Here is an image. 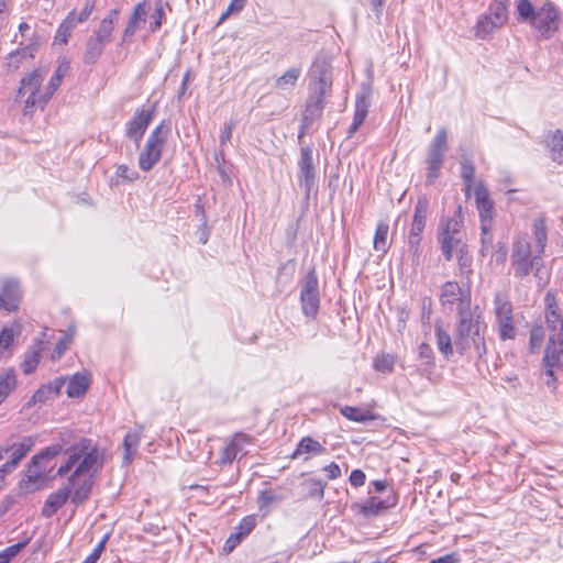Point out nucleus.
Wrapping results in <instances>:
<instances>
[{
  "label": "nucleus",
  "instance_id": "1",
  "mask_svg": "<svg viewBox=\"0 0 563 563\" xmlns=\"http://www.w3.org/2000/svg\"><path fill=\"white\" fill-rule=\"evenodd\" d=\"M533 234L536 240L537 254L531 256V246L527 235H517L512 242L510 255L511 265L515 272V276L525 277L533 272L534 276L539 279V285H544L548 278L542 276L541 268L543 262L541 260V255L544 252L548 235L545 222L543 219L539 218L533 221Z\"/></svg>",
  "mask_w": 563,
  "mask_h": 563
},
{
  "label": "nucleus",
  "instance_id": "2",
  "mask_svg": "<svg viewBox=\"0 0 563 563\" xmlns=\"http://www.w3.org/2000/svg\"><path fill=\"white\" fill-rule=\"evenodd\" d=\"M485 330L482 311L460 317L454 331L455 351L470 358H482L487 351Z\"/></svg>",
  "mask_w": 563,
  "mask_h": 563
},
{
  "label": "nucleus",
  "instance_id": "3",
  "mask_svg": "<svg viewBox=\"0 0 563 563\" xmlns=\"http://www.w3.org/2000/svg\"><path fill=\"white\" fill-rule=\"evenodd\" d=\"M101 454L91 439L81 438L73 448V453L68 455L66 462L57 470L58 476H65L76 465L75 471L69 476V483L76 485L82 483V479L91 476L87 474L90 471H98L101 467Z\"/></svg>",
  "mask_w": 563,
  "mask_h": 563
},
{
  "label": "nucleus",
  "instance_id": "4",
  "mask_svg": "<svg viewBox=\"0 0 563 563\" xmlns=\"http://www.w3.org/2000/svg\"><path fill=\"white\" fill-rule=\"evenodd\" d=\"M516 10L518 22L531 25L544 37H550L559 29V11L550 1L537 5L530 0H517Z\"/></svg>",
  "mask_w": 563,
  "mask_h": 563
},
{
  "label": "nucleus",
  "instance_id": "5",
  "mask_svg": "<svg viewBox=\"0 0 563 563\" xmlns=\"http://www.w3.org/2000/svg\"><path fill=\"white\" fill-rule=\"evenodd\" d=\"M46 74L44 68H36L21 78L15 101L27 95L22 109L24 117L31 118L37 107L43 109L51 100L47 88L42 90Z\"/></svg>",
  "mask_w": 563,
  "mask_h": 563
},
{
  "label": "nucleus",
  "instance_id": "6",
  "mask_svg": "<svg viewBox=\"0 0 563 563\" xmlns=\"http://www.w3.org/2000/svg\"><path fill=\"white\" fill-rule=\"evenodd\" d=\"M92 481L89 478L82 479V483L71 485L69 481L67 485L52 493L45 500L42 509V516L51 518L58 509H60L70 498L75 505H80L86 501L91 493Z\"/></svg>",
  "mask_w": 563,
  "mask_h": 563
},
{
  "label": "nucleus",
  "instance_id": "7",
  "mask_svg": "<svg viewBox=\"0 0 563 563\" xmlns=\"http://www.w3.org/2000/svg\"><path fill=\"white\" fill-rule=\"evenodd\" d=\"M440 302L449 310H453L455 308L459 318L472 314L475 311H482L478 306H472L470 288H463L457 282L453 280L445 282L442 285Z\"/></svg>",
  "mask_w": 563,
  "mask_h": 563
},
{
  "label": "nucleus",
  "instance_id": "8",
  "mask_svg": "<svg viewBox=\"0 0 563 563\" xmlns=\"http://www.w3.org/2000/svg\"><path fill=\"white\" fill-rule=\"evenodd\" d=\"M58 451L57 446H47L32 457L25 473L26 482L31 485L29 489H37L49 478L52 460L58 455Z\"/></svg>",
  "mask_w": 563,
  "mask_h": 563
},
{
  "label": "nucleus",
  "instance_id": "9",
  "mask_svg": "<svg viewBox=\"0 0 563 563\" xmlns=\"http://www.w3.org/2000/svg\"><path fill=\"white\" fill-rule=\"evenodd\" d=\"M507 19L508 11L506 4L501 1H493L474 25V36L479 40H486L499 30L507 22Z\"/></svg>",
  "mask_w": 563,
  "mask_h": 563
},
{
  "label": "nucleus",
  "instance_id": "10",
  "mask_svg": "<svg viewBox=\"0 0 563 563\" xmlns=\"http://www.w3.org/2000/svg\"><path fill=\"white\" fill-rule=\"evenodd\" d=\"M168 131L169 129L161 123L150 134L139 156V167L142 170L148 172L158 163Z\"/></svg>",
  "mask_w": 563,
  "mask_h": 563
},
{
  "label": "nucleus",
  "instance_id": "11",
  "mask_svg": "<svg viewBox=\"0 0 563 563\" xmlns=\"http://www.w3.org/2000/svg\"><path fill=\"white\" fill-rule=\"evenodd\" d=\"M494 312L500 340H514L516 338V329L512 305L506 294L497 292L495 295Z\"/></svg>",
  "mask_w": 563,
  "mask_h": 563
},
{
  "label": "nucleus",
  "instance_id": "12",
  "mask_svg": "<svg viewBox=\"0 0 563 563\" xmlns=\"http://www.w3.org/2000/svg\"><path fill=\"white\" fill-rule=\"evenodd\" d=\"M448 132L441 129L430 144L428 152V175L427 183L433 184L438 178L440 169L444 161V153L446 150Z\"/></svg>",
  "mask_w": 563,
  "mask_h": 563
},
{
  "label": "nucleus",
  "instance_id": "13",
  "mask_svg": "<svg viewBox=\"0 0 563 563\" xmlns=\"http://www.w3.org/2000/svg\"><path fill=\"white\" fill-rule=\"evenodd\" d=\"M300 301L303 314L314 318L320 305L319 282L314 271H310L303 280Z\"/></svg>",
  "mask_w": 563,
  "mask_h": 563
},
{
  "label": "nucleus",
  "instance_id": "14",
  "mask_svg": "<svg viewBox=\"0 0 563 563\" xmlns=\"http://www.w3.org/2000/svg\"><path fill=\"white\" fill-rule=\"evenodd\" d=\"M396 504L397 497L395 495H389L386 498L371 496L363 503L352 504L351 509L353 512L364 518H373L382 515L385 510L395 507Z\"/></svg>",
  "mask_w": 563,
  "mask_h": 563
},
{
  "label": "nucleus",
  "instance_id": "15",
  "mask_svg": "<svg viewBox=\"0 0 563 563\" xmlns=\"http://www.w3.org/2000/svg\"><path fill=\"white\" fill-rule=\"evenodd\" d=\"M475 202L481 220V231L493 228L494 221V201L489 197V191L483 183L475 187Z\"/></svg>",
  "mask_w": 563,
  "mask_h": 563
},
{
  "label": "nucleus",
  "instance_id": "16",
  "mask_svg": "<svg viewBox=\"0 0 563 563\" xmlns=\"http://www.w3.org/2000/svg\"><path fill=\"white\" fill-rule=\"evenodd\" d=\"M153 111L146 109H137L131 120L125 124V135L132 140L139 147L147 126L153 119Z\"/></svg>",
  "mask_w": 563,
  "mask_h": 563
},
{
  "label": "nucleus",
  "instance_id": "17",
  "mask_svg": "<svg viewBox=\"0 0 563 563\" xmlns=\"http://www.w3.org/2000/svg\"><path fill=\"white\" fill-rule=\"evenodd\" d=\"M299 167V185L303 187L307 197L314 186L316 168L313 163L312 151L309 147H303L300 151Z\"/></svg>",
  "mask_w": 563,
  "mask_h": 563
},
{
  "label": "nucleus",
  "instance_id": "18",
  "mask_svg": "<svg viewBox=\"0 0 563 563\" xmlns=\"http://www.w3.org/2000/svg\"><path fill=\"white\" fill-rule=\"evenodd\" d=\"M464 216L462 206L459 205L450 217H441L437 228V239L444 236H461L463 235Z\"/></svg>",
  "mask_w": 563,
  "mask_h": 563
},
{
  "label": "nucleus",
  "instance_id": "19",
  "mask_svg": "<svg viewBox=\"0 0 563 563\" xmlns=\"http://www.w3.org/2000/svg\"><path fill=\"white\" fill-rule=\"evenodd\" d=\"M45 338H47V329L42 331L41 338L35 339L30 349L25 352L24 358L21 363V368L24 374H32L36 369L41 361L42 353L46 350L44 342Z\"/></svg>",
  "mask_w": 563,
  "mask_h": 563
},
{
  "label": "nucleus",
  "instance_id": "20",
  "mask_svg": "<svg viewBox=\"0 0 563 563\" xmlns=\"http://www.w3.org/2000/svg\"><path fill=\"white\" fill-rule=\"evenodd\" d=\"M21 288L18 280L10 278L4 279L0 291V301L2 308L8 312L15 311L21 301Z\"/></svg>",
  "mask_w": 563,
  "mask_h": 563
},
{
  "label": "nucleus",
  "instance_id": "21",
  "mask_svg": "<svg viewBox=\"0 0 563 563\" xmlns=\"http://www.w3.org/2000/svg\"><path fill=\"white\" fill-rule=\"evenodd\" d=\"M371 106V90L368 88H363L362 92L356 97L355 100V110L353 122L349 128L347 137H352V135L361 128L364 123L368 109Z\"/></svg>",
  "mask_w": 563,
  "mask_h": 563
},
{
  "label": "nucleus",
  "instance_id": "22",
  "mask_svg": "<svg viewBox=\"0 0 563 563\" xmlns=\"http://www.w3.org/2000/svg\"><path fill=\"white\" fill-rule=\"evenodd\" d=\"M543 364H544V375L547 377L545 384L551 385L556 382L554 377V371L555 368L563 367V349L562 346L554 345V346H547L544 357H543Z\"/></svg>",
  "mask_w": 563,
  "mask_h": 563
},
{
  "label": "nucleus",
  "instance_id": "23",
  "mask_svg": "<svg viewBox=\"0 0 563 563\" xmlns=\"http://www.w3.org/2000/svg\"><path fill=\"white\" fill-rule=\"evenodd\" d=\"M329 92V90L313 89V93L309 97L303 112L305 124H311L322 115L324 99Z\"/></svg>",
  "mask_w": 563,
  "mask_h": 563
},
{
  "label": "nucleus",
  "instance_id": "24",
  "mask_svg": "<svg viewBox=\"0 0 563 563\" xmlns=\"http://www.w3.org/2000/svg\"><path fill=\"white\" fill-rule=\"evenodd\" d=\"M251 443V435L243 432L235 433L221 452V464H231L238 454L243 451L244 446Z\"/></svg>",
  "mask_w": 563,
  "mask_h": 563
},
{
  "label": "nucleus",
  "instance_id": "25",
  "mask_svg": "<svg viewBox=\"0 0 563 563\" xmlns=\"http://www.w3.org/2000/svg\"><path fill=\"white\" fill-rule=\"evenodd\" d=\"M545 322L550 332L547 346H563V317L559 309L545 310Z\"/></svg>",
  "mask_w": 563,
  "mask_h": 563
},
{
  "label": "nucleus",
  "instance_id": "26",
  "mask_svg": "<svg viewBox=\"0 0 563 563\" xmlns=\"http://www.w3.org/2000/svg\"><path fill=\"white\" fill-rule=\"evenodd\" d=\"M311 77L316 80L314 88L331 91L332 75L331 67L324 60H317L312 64L310 69Z\"/></svg>",
  "mask_w": 563,
  "mask_h": 563
},
{
  "label": "nucleus",
  "instance_id": "27",
  "mask_svg": "<svg viewBox=\"0 0 563 563\" xmlns=\"http://www.w3.org/2000/svg\"><path fill=\"white\" fill-rule=\"evenodd\" d=\"M151 9V4L148 1H142L140 2L132 13V15L129 19V22L126 24V27L123 32V42L129 41L137 31L140 23L145 22V18Z\"/></svg>",
  "mask_w": 563,
  "mask_h": 563
},
{
  "label": "nucleus",
  "instance_id": "28",
  "mask_svg": "<svg viewBox=\"0 0 563 563\" xmlns=\"http://www.w3.org/2000/svg\"><path fill=\"white\" fill-rule=\"evenodd\" d=\"M91 374L87 369L77 372L73 376H59L47 387H89L91 384ZM42 387H46L43 385Z\"/></svg>",
  "mask_w": 563,
  "mask_h": 563
},
{
  "label": "nucleus",
  "instance_id": "29",
  "mask_svg": "<svg viewBox=\"0 0 563 563\" xmlns=\"http://www.w3.org/2000/svg\"><path fill=\"white\" fill-rule=\"evenodd\" d=\"M428 202L426 199H419L415 206L412 222L408 235L422 238L427 223Z\"/></svg>",
  "mask_w": 563,
  "mask_h": 563
},
{
  "label": "nucleus",
  "instance_id": "30",
  "mask_svg": "<svg viewBox=\"0 0 563 563\" xmlns=\"http://www.w3.org/2000/svg\"><path fill=\"white\" fill-rule=\"evenodd\" d=\"M441 254L446 262H451L454 257V253H457L461 249L467 245L463 242V235L461 236H444L438 238Z\"/></svg>",
  "mask_w": 563,
  "mask_h": 563
},
{
  "label": "nucleus",
  "instance_id": "31",
  "mask_svg": "<svg viewBox=\"0 0 563 563\" xmlns=\"http://www.w3.org/2000/svg\"><path fill=\"white\" fill-rule=\"evenodd\" d=\"M142 428L140 430L129 431L123 440V464L129 465L133 457L136 455L140 441H141Z\"/></svg>",
  "mask_w": 563,
  "mask_h": 563
},
{
  "label": "nucleus",
  "instance_id": "32",
  "mask_svg": "<svg viewBox=\"0 0 563 563\" xmlns=\"http://www.w3.org/2000/svg\"><path fill=\"white\" fill-rule=\"evenodd\" d=\"M106 45V42L91 35L86 43V49L82 56L84 63L87 65L95 64L101 56Z\"/></svg>",
  "mask_w": 563,
  "mask_h": 563
},
{
  "label": "nucleus",
  "instance_id": "33",
  "mask_svg": "<svg viewBox=\"0 0 563 563\" xmlns=\"http://www.w3.org/2000/svg\"><path fill=\"white\" fill-rule=\"evenodd\" d=\"M35 52L36 45L34 44L13 51L7 57V66L15 70L21 66L24 59H32Z\"/></svg>",
  "mask_w": 563,
  "mask_h": 563
},
{
  "label": "nucleus",
  "instance_id": "34",
  "mask_svg": "<svg viewBox=\"0 0 563 563\" xmlns=\"http://www.w3.org/2000/svg\"><path fill=\"white\" fill-rule=\"evenodd\" d=\"M76 26V15L75 11L68 13V15L59 24L56 35L54 38V43L67 44L69 36L71 35L73 30Z\"/></svg>",
  "mask_w": 563,
  "mask_h": 563
},
{
  "label": "nucleus",
  "instance_id": "35",
  "mask_svg": "<svg viewBox=\"0 0 563 563\" xmlns=\"http://www.w3.org/2000/svg\"><path fill=\"white\" fill-rule=\"evenodd\" d=\"M435 336L439 351L444 355L445 358L452 357L454 355L455 346L454 342H452L451 335L440 325H437Z\"/></svg>",
  "mask_w": 563,
  "mask_h": 563
},
{
  "label": "nucleus",
  "instance_id": "36",
  "mask_svg": "<svg viewBox=\"0 0 563 563\" xmlns=\"http://www.w3.org/2000/svg\"><path fill=\"white\" fill-rule=\"evenodd\" d=\"M550 157L553 162L563 165V133L556 130L548 141Z\"/></svg>",
  "mask_w": 563,
  "mask_h": 563
},
{
  "label": "nucleus",
  "instance_id": "37",
  "mask_svg": "<svg viewBox=\"0 0 563 563\" xmlns=\"http://www.w3.org/2000/svg\"><path fill=\"white\" fill-rule=\"evenodd\" d=\"M456 260H457V267H459V274L462 278L470 279L471 275L473 274V256L471 252L468 251V247L461 249L456 253Z\"/></svg>",
  "mask_w": 563,
  "mask_h": 563
},
{
  "label": "nucleus",
  "instance_id": "38",
  "mask_svg": "<svg viewBox=\"0 0 563 563\" xmlns=\"http://www.w3.org/2000/svg\"><path fill=\"white\" fill-rule=\"evenodd\" d=\"M340 412L346 419L355 422H366L375 418L369 410L351 406L340 407Z\"/></svg>",
  "mask_w": 563,
  "mask_h": 563
},
{
  "label": "nucleus",
  "instance_id": "39",
  "mask_svg": "<svg viewBox=\"0 0 563 563\" xmlns=\"http://www.w3.org/2000/svg\"><path fill=\"white\" fill-rule=\"evenodd\" d=\"M324 451L325 448L320 442L310 437H305L299 441L292 456L296 457L302 453L321 454Z\"/></svg>",
  "mask_w": 563,
  "mask_h": 563
},
{
  "label": "nucleus",
  "instance_id": "40",
  "mask_svg": "<svg viewBox=\"0 0 563 563\" xmlns=\"http://www.w3.org/2000/svg\"><path fill=\"white\" fill-rule=\"evenodd\" d=\"M388 232H389V225L386 222H379L376 225V231L374 235V242L373 246L374 250L377 252H382L385 254L388 250Z\"/></svg>",
  "mask_w": 563,
  "mask_h": 563
},
{
  "label": "nucleus",
  "instance_id": "41",
  "mask_svg": "<svg viewBox=\"0 0 563 563\" xmlns=\"http://www.w3.org/2000/svg\"><path fill=\"white\" fill-rule=\"evenodd\" d=\"M300 75L301 69L299 67H291L276 79L275 86L280 90H288L295 87Z\"/></svg>",
  "mask_w": 563,
  "mask_h": 563
},
{
  "label": "nucleus",
  "instance_id": "42",
  "mask_svg": "<svg viewBox=\"0 0 563 563\" xmlns=\"http://www.w3.org/2000/svg\"><path fill=\"white\" fill-rule=\"evenodd\" d=\"M76 434L71 430H63L58 433L57 442L51 446H57L59 449L58 454L73 453V448L78 443L75 442Z\"/></svg>",
  "mask_w": 563,
  "mask_h": 563
},
{
  "label": "nucleus",
  "instance_id": "43",
  "mask_svg": "<svg viewBox=\"0 0 563 563\" xmlns=\"http://www.w3.org/2000/svg\"><path fill=\"white\" fill-rule=\"evenodd\" d=\"M34 443L35 439L32 437H24L20 443L13 444L11 448H9V451H12L10 457L19 464L20 461L31 451Z\"/></svg>",
  "mask_w": 563,
  "mask_h": 563
},
{
  "label": "nucleus",
  "instance_id": "44",
  "mask_svg": "<svg viewBox=\"0 0 563 563\" xmlns=\"http://www.w3.org/2000/svg\"><path fill=\"white\" fill-rule=\"evenodd\" d=\"M68 69H69V64L67 62H63L57 66L54 75L51 77L48 85L46 86L51 97L59 88L62 80H63L64 76L66 75V73L68 71Z\"/></svg>",
  "mask_w": 563,
  "mask_h": 563
},
{
  "label": "nucleus",
  "instance_id": "45",
  "mask_svg": "<svg viewBox=\"0 0 563 563\" xmlns=\"http://www.w3.org/2000/svg\"><path fill=\"white\" fill-rule=\"evenodd\" d=\"M422 238L408 235L407 245L408 251L411 254V264L413 266H418L421 262L422 247H421Z\"/></svg>",
  "mask_w": 563,
  "mask_h": 563
},
{
  "label": "nucleus",
  "instance_id": "46",
  "mask_svg": "<svg viewBox=\"0 0 563 563\" xmlns=\"http://www.w3.org/2000/svg\"><path fill=\"white\" fill-rule=\"evenodd\" d=\"M395 365V357L391 354L382 353L374 360V368L383 374L390 373Z\"/></svg>",
  "mask_w": 563,
  "mask_h": 563
},
{
  "label": "nucleus",
  "instance_id": "47",
  "mask_svg": "<svg viewBox=\"0 0 563 563\" xmlns=\"http://www.w3.org/2000/svg\"><path fill=\"white\" fill-rule=\"evenodd\" d=\"M29 541L30 539H26L2 550L0 552V563H9L13 560L29 544Z\"/></svg>",
  "mask_w": 563,
  "mask_h": 563
},
{
  "label": "nucleus",
  "instance_id": "48",
  "mask_svg": "<svg viewBox=\"0 0 563 563\" xmlns=\"http://www.w3.org/2000/svg\"><path fill=\"white\" fill-rule=\"evenodd\" d=\"M308 486V496L318 500L323 499L324 497V488L327 486L325 482L317 478H310L307 481Z\"/></svg>",
  "mask_w": 563,
  "mask_h": 563
},
{
  "label": "nucleus",
  "instance_id": "49",
  "mask_svg": "<svg viewBox=\"0 0 563 563\" xmlns=\"http://www.w3.org/2000/svg\"><path fill=\"white\" fill-rule=\"evenodd\" d=\"M15 332L12 328L4 327L0 332V355L9 353L10 347L13 344Z\"/></svg>",
  "mask_w": 563,
  "mask_h": 563
},
{
  "label": "nucleus",
  "instance_id": "50",
  "mask_svg": "<svg viewBox=\"0 0 563 563\" xmlns=\"http://www.w3.org/2000/svg\"><path fill=\"white\" fill-rule=\"evenodd\" d=\"M113 32V25L110 19H103L98 27L95 31V37L106 42L107 44L110 42L111 34Z\"/></svg>",
  "mask_w": 563,
  "mask_h": 563
},
{
  "label": "nucleus",
  "instance_id": "51",
  "mask_svg": "<svg viewBox=\"0 0 563 563\" xmlns=\"http://www.w3.org/2000/svg\"><path fill=\"white\" fill-rule=\"evenodd\" d=\"M256 526V518L254 515L244 517L235 529V532L243 539L251 533Z\"/></svg>",
  "mask_w": 563,
  "mask_h": 563
},
{
  "label": "nucleus",
  "instance_id": "52",
  "mask_svg": "<svg viewBox=\"0 0 563 563\" xmlns=\"http://www.w3.org/2000/svg\"><path fill=\"white\" fill-rule=\"evenodd\" d=\"M461 178L464 185H468V183H474L475 167L473 163L467 158H464L461 162Z\"/></svg>",
  "mask_w": 563,
  "mask_h": 563
},
{
  "label": "nucleus",
  "instance_id": "53",
  "mask_svg": "<svg viewBox=\"0 0 563 563\" xmlns=\"http://www.w3.org/2000/svg\"><path fill=\"white\" fill-rule=\"evenodd\" d=\"M59 391L60 389H36L32 399L26 405L30 407L31 404L44 402L48 396L55 397Z\"/></svg>",
  "mask_w": 563,
  "mask_h": 563
},
{
  "label": "nucleus",
  "instance_id": "54",
  "mask_svg": "<svg viewBox=\"0 0 563 563\" xmlns=\"http://www.w3.org/2000/svg\"><path fill=\"white\" fill-rule=\"evenodd\" d=\"M508 254V247L507 244L504 242H498L492 252V261L496 262L497 264H504L506 262Z\"/></svg>",
  "mask_w": 563,
  "mask_h": 563
},
{
  "label": "nucleus",
  "instance_id": "55",
  "mask_svg": "<svg viewBox=\"0 0 563 563\" xmlns=\"http://www.w3.org/2000/svg\"><path fill=\"white\" fill-rule=\"evenodd\" d=\"M115 176L118 178H121V179L125 180V181L132 183V181L137 179L139 174H137L136 170L131 169L126 165H119L117 170H115Z\"/></svg>",
  "mask_w": 563,
  "mask_h": 563
},
{
  "label": "nucleus",
  "instance_id": "56",
  "mask_svg": "<svg viewBox=\"0 0 563 563\" xmlns=\"http://www.w3.org/2000/svg\"><path fill=\"white\" fill-rule=\"evenodd\" d=\"M492 244H493L492 228H488L487 230L482 231L481 250H479V253L482 256L488 255Z\"/></svg>",
  "mask_w": 563,
  "mask_h": 563
},
{
  "label": "nucleus",
  "instance_id": "57",
  "mask_svg": "<svg viewBox=\"0 0 563 563\" xmlns=\"http://www.w3.org/2000/svg\"><path fill=\"white\" fill-rule=\"evenodd\" d=\"M69 344L68 336L64 335L62 339H59L52 352L51 358L52 361H58L62 355L65 353Z\"/></svg>",
  "mask_w": 563,
  "mask_h": 563
},
{
  "label": "nucleus",
  "instance_id": "58",
  "mask_svg": "<svg viewBox=\"0 0 563 563\" xmlns=\"http://www.w3.org/2000/svg\"><path fill=\"white\" fill-rule=\"evenodd\" d=\"M275 500H276V496L272 490H269V489L261 490L258 498H257L260 510L268 507Z\"/></svg>",
  "mask_w": 563,
  "mask_h": 563
},
{
  "label": "nucleus",
  "instance_id": "59",
  "mask_svg": "<svg viewBox=\"0 0 563 563\" xmlns=\"http://www.w3.org/2000/svg\"><path fill=\"white\" fill-rule=\"evenodd\" d=\"M16 376L13 368H8L0 375V387H15Z\"/></svg>",
  "mask_w": 563,
  "mask_h": 563
},
{
  "label": "nucleus",
  "instance_id": "60",
  "mask_svg": "<svg viewBox=\"0 0 563 563\" xmlns=\"http://www.w3.org/2000/svg\"><path fill=\"white\" fill-rule=\"evenodd\" d=\"M295 271V265L289 261L284 263L277 272V280L282 282L283 279L288 280L292 277Z\"/></svg>",
  "mask_w": 563,
  "mask_h": 563
},
{
  "label": "nucleus",
  "instance_id": "61",
  "mask_svg": "<svg viewBox=\"0 0 563 563\" xmlns=\"http://www.w3.org/2000/svg\"><path fill=\"white\" fill-rule=\"evenodd\" d=\"M163 15H164L163 7L161 4L156 5L154 12L151 15V19H152V21L150 23L151 31L154 32L161 27Z\"/></svg>",
  "mask_w": 563,
  "mask_h": 563
},
{
  "label": "nucleus",
  "instance_id": "62",
  "mask_svg": "<svg viewBox=\"0 0 563 563\" xmlns=\"http://www.w3.org/2000/svg\"><path fill=\"white\" fill-rule=\"evenodd\" d=\"M544 332L541 327H534L530 333V345L532 349H539L543 341Z\"/></svg>",
  "mask_w": 563,
  "mask_h": 563
},
{
  "label": "nucleus",
  "instance_id": "63",
  "mask_svg": "<svg viewBox=\"0 0 563 563\" xmlns=\"http://www.w3.org/2000/svg\"><path fill=\"white\" fill-rule=\"evenodd\" d=\"M366 475L362 470H353L350 474L349 482L353 487H361L365 484Z\"/></svg>",
  "mask_w": 563,
  "mask_h": 563
},
{
  "label": "nucleus",
  "instance_id": "64",
  "mask_svg": "<svg viewBox=\"0 0 563 563\" xmlns=\"http://www.w3.org/2000/svg\"><path fill=\"white\" fill-rule=\"evenodd\" d=\"M234 126H235V121H230V122L224 123L223 129L220 134V137H219L221 145L227 144L231 140L232 131H233Z\"/></svg>",
  "mask_w": 563,
  "mask_h": 563
}]
</instances>
